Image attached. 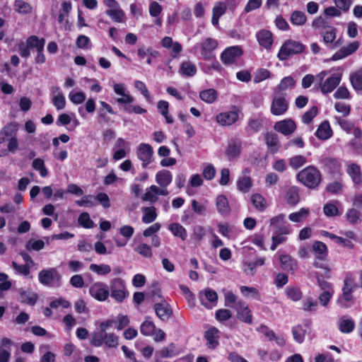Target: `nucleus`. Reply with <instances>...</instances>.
Here are the masks:
<instances>
[{
  "instance_id": "nucleus-1",
  "label": "nucleus",
  "mask_w": 362,
  "mask_h": 362,
  "mask_svg": "<svg viewBox=\"0 0 362 362\" xmlns=\"http://www.w3.org/2000/svg\"><path fill=\"white\" fill-rule=\"evenodd\" d=\"M360 280L362 287V271L360 272ZM359 285L355 282L354 276L349 273L344 280L342 287V293L338 297L337 303L342 308H349L356 303V298L353 295L354 291L358 288Z\"/></svg>"
},
{
  "instance_id": "nucleus-2",
  "label": "nucleus",
  "mask_w": 362,
  "mask_h": 362,
  "mask_svg": "<svg viewBox=\"0 0 362 362\" xmlns=\"http://www.w3.org/2000/svg\"><path fill=\"white\" fill-rule=\"evenodd\" d=\"M299 182L310 189H315L319 186L322 177L320 172L314 166H308L297 174Z\"/></svg>"
},
{
  "instance_id": "nucleus-3",
  "label": "nucleus",
  "mask_w": 362,
  "mask_h": 362,
  "mask_svg": "<svg viewBox=\"0 0 362 362\" xmlns=\"http://www.w3.org/2000/svg\"><path fill=\"white\" fill-rule=\"evenodd\" d=\"M305 49V46L300 42L287 40L281 45L277 54V57L281 61L288 59L291 56L302 53Z\"/></svg>"
},
{
  "instance_id": "nucleus-4",
  "label": "nucleus",
  "mask_w": 362,
  "mask_h": 362,
  "mask_svg": "<svg viewBox=\"0 0 362 362\" xmlns=\"http://www.w3.org/2000/svg\"><path fill=\"white\" fill-rule=\"evenodd\" d=\"M110 289L111 296L118 303H122L128 294L124 281L119 278L114 279L110 281Z\"/></svg>"
},
{
  "instance_id": "nucleus-5",
  "label": "nucleus",
  "mask_w": 362,
  "mask_h": 362,
  "mask_svg": "<svg viewBox=\"0 0 362 362\" xmlns=\"http://www.w3.org/2000/svg\"><path fill=\"white\" fill-rule=\"evenodd\" d=\"M288 107V103L286 100L285 97L276 94L274 96L273 100L271 105V112L274 115H281L284 114Z\"/></svg>"
},
{
  "instance_id": "nucleus-6",
  "label": "nucleus",
  "mask_w": 362,
  "mask_h": 362,
  "mask_svg": "<svg viewBox=\"0 0 362 362\" xmlns=\"http://www.w3.org/2000/svg\"><path fill=\"white\" fill-rule=\"evenodd\" d=\"M38 276L40 282L46 286H52L54 281L59 282L61 279V276L54 268L42 269L39 272Z\"/></svg>"
},
{
  "instance_id": "nucleus-7",
  "label": "nucleus",
  "mask_w": 362,
  "mask_h": 362,
  "mask_svg": "<svg viewBox=\"0 0 362 362\" xmlns=\"http://www.w3.org/2000/svg\"><path fill=\"white\" fill-rule=\"evenodd\" d=\"M90 296L98 301L105 300L110 296L107 286L102 282L93 284L89 288Z\"/></svg>"
},
{
  "instance_id": "nucleus-8",
  "label": "nucleus",
  "mask_w": 362,
  "mask_h": 362,
  "mask_svg": "<svg viewBox=\"0 0 362 362\" xmlns=\"http://www.w3.org/2000/svg\"><path fill=\"white\" fill-rule=\"evenodd\" d=\"M218 42L213 38L208 37L200 43L201 54L205 59H211L214 55L213 52L216 49Z\"/></svg>"
},
{
  "instance_id": "nucleus-9",
  "label": "nucleus",
  "mask_w": 362,
  "mask_h": 362,
  "mask_svg": "<svg viewBox=\"0 0 362 362\" xmlns=\"http://www.w3.org/2000/svg\"><path fill=\"white\" fill-rule=\"evenodd\" d=\"M243 54L238 46H233L226 49L221 54V59L224 64H231Z\"/></svg>"
},
{
  "instance_id": "nucleus-10",
  "label": "nucleus",
  "mask_w": 362,
  "mask_h": 362,
  "mask_svg": "<svg viewBox=\"0 0 362 362\" xmlns=\"http://www.w3.org/2000/svg\"><path fill=\"white\" fill-rule=\"evenodd\" d=\"M138 157L142 161L144 168L151 162L153 154V150L151 145L148 144H141L138 149Z\"/></svg>"
},
{
  "instance_id": "nucleus-11",
  "label": "nucleus",
  "mask_w": 362,
  "mask_h": 362,
  "mask_svg": "<svg viewBox=\"0 0 362 362\" xmlns=\"http://www.w3.org/2000/svg\"><path fill=\"white\" fill-rule=\"evenodd\" d=\"M274 129L285 136L292 134L296 129V124L291 119H286L277 122L274 124Z\"/></svg>"
},
{
  "instance_id": "nucleus-12",
  "label": "nucleus",
  "mask_w": 362,
  "mask_h": 362,
  "mask_svg": "<svg viewBox=\"0 0 362 362\" xmlns=\"http://www.w3.org/2000/svg\"><path fill=\"white\" fill-rule=\"evenodd\" d=\"M326 29L327 30L325 31L320 33L325 43L331 49H336L339 47L341 45L340 40L334 42L336 38V28L327 26V28Z\"/></svg>"
},
{
  "instance_id": "nucleus-13",
  "label": "nucleus",
  "mask_w": 362,
  "mask_h": 362,
  "mask_svg": "<svg viewBox=\"0 0 362 362\" xmlns=\"http://www.w3.org/2000/svg\"><path fill=\"white\" fill-rule=\"evenodd\" d=\"M153 308L156 315L163 321H167L173 315L170 305L165 300L156 303Z\"/></svg>"
},
{
  "instance_id": "nucleus-14",
  "label": "nucleus",
  "mask_w": 362,
  "mask_h": 362,
  "mask_svg": "<svg viewBox=\"0 0 362 362\" xmlns=\"http://www.w3.org/2000/svg\"><path fill=\"white\" fill-rule=\"evenodd\" d=\"M359 47V43L357 41L351 42L348 46L341 47L338 50L332 57V59L337 61L343 59L354 52H355Z\"/></svg>"
},
{
  "instance_id": "nucleus-15",
  "label": "nucleus",
  "mask_w": 362,
  "mask_h": 362,
  "mask_svg": "<svg viewBox=\"0 0 362 362\" xmlns=\"http://www.w3.org/2000/svg\"><path fill=\"white\" fill-rule=\"evenodd\" d=\"M238 119V114L236 111L222 112L216 116V122L222 126L231 125Z\"/></svg>"
},
{
  "instance_id": "nucleus-16",
  "label": "nucleus",
  "mask_w": 362,
  "mask_h": 362,
  "mask_svg": "<svg viewBox=\"0 0 362 362\" xmlns=\"http://www.w3.org/2000/svg\"><path fill=\"white\" fill-rule=\"evenodd\" d=\"M238 305L237 318L247 324H252V313L248 306L243 301L238 302Z\"/></svg>"
},
{
  "instance_id": "nucleus-17",
  "label": "nucleus",
  "mask_w": 362,
  "mask_h": 362,
  "mask_svg": "<svg viewBox=\"0 0 362 362\" xmlns=\"http://www.w3.org/2000/svg\"><path fill=\"white\" fill-rule=\"evenodd\" d=\"M341 81L340 74H333L328 77L321 86V91L323 94H327L333 91Z\"/></svg>"
},
{
  "instance_id": "nucleus-18",
  "label": "nucleus",
  "mask_w": 362,
  "mask_h": 362,
  "mask_svg": "<svg viewBox=\"0 0 362 362\" xmlns=\"http://www.w3.org/2000/svg\"><path fill=\"white\" fill-rule=\"evenodd\" d=\"M19 293V300L21 303L33 305L35 304L37 300V293L32 291L30 288L23 289L20 288L18 290Z\"/></svg>"
},
{
  "instance_id": "nucleus-19",
  "label": "nucleus",
  "mask_w": 362,
  "mask_h": 362,
  "mask_svg": "<svg viewBox=\"0 0 362 362\" xmlns=\"http://www.w3.org/2000/svg\"><path fill=\"white\" fill-rule=\"evenodd\" d=\"M256 37L260 46L264 47L267 49L271 48L273 38L272 33L269 30L262 29L257 33Z\"/></svg>"
},
{
  "instance_id": "nucleus-20",
  "label": "nucleus",
  "mask_w": 362,
  "mask_h": 362,
  "mask_svg": "<svg viewBox=\"0 0 362 362\" xmlns=\"http://www.w3.org/2000/svg\"><path fill=\"white\" fill-rule=\"evenodd\" d=\"M199 298L202 304L206 308H209L211 307L207 304L206 300L211 303H216L218 300V295L215 291L208 288L204 291L200 292Z\"/></svg>"
},
{
  "instance_id": "nucleus-21",
  "label": "nucleus",
  "mask_w": 362,
  "mask_h": 362,
  "mask_svg": "<svg viewBox=\"0 0 362 362\" xmlns=\"http://www.w3.org/2000/svg\"><path fill=\"white\" fill-rule=\"evenodd\" d=\"M173 176L170 171L163 170L156 175V181L161 187H167L172 182Z\"/></svg>"
},
{
  "instance_id": "nucleus-22",
  "label": "nucleus",
  "mask_w": 362,
  "mask_h": 362,
  "mask_svg": "<svg viewBox=\"0 0 362 362\" xmlns=\"http://www.w3.org/2000/svg\"><path fill=\"white\" fill-rule=\"evenodd\" d=\"M265 143L272 153L279 151L280 144L278 135L274 132H268L264 136Z\"/></svg>"
},
{
  "instance_id": "nucleus-23",
  "label": "nucleus",
  "mask_w": 362,
  "mask_h": 362,
  "mask_svg": "<svg viewBox=\"0 0 362 362\" xmlns=\"http://www.w3.org/2000/svg\"><path fill=\"white\" fill-rule=\"evenodd\" d=\"M218 330L215 327H211L205 332L204 337L207 341L206 345L209 349H214L218 346Z\"/></svg>"
},
{
  "instance_id": "nucleus-24",
  "label": "nucleus",
  "mask_w": 362,
  "mask_h": 362,
  "mask_svg": "<svg viewBox=\"0 0 362 362\" xmlns=\"http://www.w3.org/2000/svg\"><path fill=\"white\" fill-rule=\"evenodd\" d=\"M316 136L322 140H326L329 139L332 134V131L330 128L329 124L327 121H324L318 127L316 133Z\"/></svg>"
},
{
  "instance_id": "nucleus-25",
  "label": "nucleus",
  "mask_w": 362,
  "mask_h": 362,
  "mask_svg": "<svg viewBox=\"0 0 362 362\" xmlns=\"http://www.w3.org/2000/svg\"><path fill=\"white\" fill-rule=\"evenodd\" d=\"M216 207L218 211L223 216H227L230 212V208L227 198L224 195H218L216 199Z\"/></svg>"
},
{
  "instance_id": "nucleus-26",
  "label": "nucleus",
  "mask_w": 362,
  "mask_h": 362,
  "mask_svg": "<svg viewBox=\"0 0 362 362\" xmlns=\"http://www.w3.org/2000/svg\"><path fill=\"white\" fill-rule=\"evenodd\" d=\"M45 40L40 39L37 36L32 35L26 40V46L30 49H35L36 51H43Z\"/></svg>"
},
{
  "instance_id": "nucleus-27",
  "label": "nucleus",
  "mask_w": 362,
  "mask_h": 362,
  "mask_svg": "<svg viewBox=\"0 0 362 362\" xmlns=\"http://www.w3.org/2000/svg\"><path fill=\"white\" fill-rule=\"evenodd\" d=\"M313 249L317 259L320 260H325L326 259L327 256V247L325 243L320 241H315L313 245Z\"/></svg>"
},
{
  "instance_id": "nucleus-28",
  "label": "nucleus",
  "mask_w": 362,
  "mask_h": 362,
  "mask_svg": "<svg viewBox=\"0 0 362 362\" xmlns=\"http://www.w3.org/2000/svg\"><path fill=\"white\" fill-rule=\"evenodd\" d=\"M286 202L290 205H296L299 202L298 188L293 186L288 188L286 194Z\"/></svg>"
},
{
  "instance_id": "nucleus-29",
  "label": "nucleus",
  "mask_w": 362,
  "mask_h": 362,
  "mask_svg": "<svg viewBox=\"0 0 362 362\" xmlns=\"http://www.w3.org/2000/svg\"><path fill=\"white\" fill-rule=\"evenodd\" d=\"M362 214L356 209L352 208L348 210L346 214V221L352 225H356L361 221Z\"/></svg>"
},
{
  "instance_id": "nucleus-30",
  "label": "nucleus",
  "mask_w": 362,
  "mask_h": 362,
  "mask_svg": "<svg viewBox=\"0 0 362 362\" xmlns=\"http://www.w3.org/2000/svg\"><path fill=\"white\" fill-rule=\"evenodd\" d=\"M347 172L356 185L361 182V172L360 167L356 164H351L348 167Z\"/></svg>"
},
{
  "instance_id": "nucleus-31",
  "label": "nucleus",
  "mask_w": 362,
  "mask_h": 362,
  "mask_svg": "<svg viewBox=\"0 0 362 362\" xmlns=\"http://www.w3.org/2000/svg\"><path fill=\"white\" fill-rule=\"evenodd\" d=\"M240 144L235 142L229 143L226 149V155L229 160L236 158L240 153Z\"/></svg>"
},
{
  "instance_id": "nucleus-32",
  "label": "nucleus",
  "mask_w": 362,
  "mask_h": 362,
  "mask_svg": "<svg viewBox=\"0 0 362 362\" xmlns=\"http://www.w3.org/2000/svg\"><path fill=\"white\" fill-rule=\"evenodd\" d=\"M168 228L175 236L180 238L182 240H186L187 237V231L180 223H173L169 225Z\"/></svg>"
},
{
  "instance_id": "nucleus-33",
  "label": "nucleus",
  "mask_w": 362,
  "mask_h": 362,
  "mask_svg": "<svg viewBox=\"0 0 362 362\" xmlns=\"http://www.w3.org/2000/svg\"><path fill=\"white\" fill-rule=\"evenodd\" d=\"M284 269L294 272L297 269L296 262L287 255H282L279 257Z\"/></svg>"
},
{
  "instance_id": "nucleus-34",
  "label": "nucleus",
  "mask_w": 362,
  "mask_h": 362,
  "mask_svg": "<svg viewBox=\"0 0 362 362\" xmlns=\"http://www.w3.org/2000/svg\"><path fill=\"white\" fill-rule=\"evenodd\" d=\"M180 72L185 76H193L197 72V68L191 62H184L180 66Z\"/></svg>"
},
{
  "instance_id": "nucleus-35",
  "label": "nucleus",
  "mask_w": 362,
  "mask_h": 362,
  "mask_svg": "<svg viewBox=\"0 0 362 362\" xmlns=\"http://www.w3.org/2000/svg\"><path fill=\"white\" fill-rule=\"evenodd\" d=\"M144 213L142 221L145 223H150L154 221L157 217L156 209L154 206L144 207L142 209Z\"/></svg>"
},
{
  "instance_id": "nucleus-36",
  "label": "nucleus",
  "mask_w": 362,
  "mask_h": 362,
  "mask_svg": "<svg viewBox=\"0 0 362 362\" xmlns=\"http://www.w3.org/2000/svg\"><path fill=\"white\" fill-rule=\"evenodd\" d=\"M105 13L111 18V19L117 23H122L125 19V14L121 8L116 9H107Z\"/></svg>"
},
{
  "instance_id": "nucleus-37",
  "label": "nucleus",
  "mask_w": 362,
  "mask_h": 362,
  "mask_svg": "<svg viewBox=\"0 0 362 362\" xmlns=\"http://www.w3.org/2000/svg\"><path fill=\"white\" fill-rule=\"evenodd\" d=\"M291 22L295 25H303L306 23L307 17L303 11H294L291 15Z\"/></svg>"
},
{
  "instance_id": "nucleus-38",
  "label": "nucleus",
  "mask_w": 362,
  "mask_h": 362,
  "mask_svg": "<svg viewBox=\"0 0 362 362\" xmlns=\"http://www.w3.org/2000/svg\"><path fill=\"white\" fill-rule=\"evenodd\" d=\"M350 81L355 90H362V68L350 76Z\"/></svg>"
},
{
  "instance_id": "nucleus-39",
  "label": "nucleus",
  "mask_w": 362,
  "mask_h": 362,
  "mask_svg": "<svg viewBox=\"0 0 362 362\" xmlns=\"http://www.w3.org/2000/svg\"><path fill=\"white\" fill-rule=\"evenodd\" d=\"M199 96L203 101L207 103H212L217 98V92L213 88H209L201 91Z\"/></svg>"
},
{
  "instance_id": "nucleus-40",
  "label": "nucleus",
  "mask_w": 362,
  "mask_h": 362,
  "mask_svg": "<svg viewBox=\"0 0 362 362\" xmlns=\"http://www.w3.org/2000/svg\"><path fill=\"white\" fill-rule=\"evenodd\" d=\"M18 126L16 122L8 124L0 131V136H11V138L16 136Z\"/></svg>"
},
{
  "instance_id": "nucleus-41",
  "label": "nucleus",
  "mask_w": 362,
  "mask_h": 362,
  "mask_svg": "<svg viewBox=\"0 0 362 362\" xmlns=\"http://www.w3.org/2000/svg\"><path fill=\"white\" fill-rule=\"evenodd\" d=\"M251 202L255 207L260 211H262L266 209V201L259 194H252L251 197Z\"/></svg>"
},
{
  "instance_id": "nucleus-42",
  "label": "nucleus",
  "mask_w": 362,
  "mask_h": 362,
  "mask_svg": "<svg viewBox=\"0 0 362 362\" xmlns=\"http://www.w3.org/2000/svg\"><path fill=\"white\" fill-rule=\"evenodd\" d=\"M156 326L153 322L150 320V317H147L141 324L140 332L142 334L148 336L152 334L154 332Z\"/></svg>"
},
{
  "instance_id": "nucleus-43",
  "label": "nucleus",
  "mask_w": 362,
  "mask_h": 362,
  "mask_svg": "<svg viewBox=\"0 0 362 362\" xmlns=\"http://www.w3.org/2000/svg\"><path fill=\"white\" fill-rule=\"evenodd\" d=\"M355 327L354 320L351 319L341 318L339 322V329L343 333L351 332Z\"/></svg>"
},
{
  "instance_id": "nucleus-44",
  "label": "nucleus",
  "mask_w": 362,
  "mask_h": 362,
  "mask_svg": "<svg viewBox=\"0 0 362 362\" xmlns=\"http://www.w3.org/2000/svg\"><path fill=\"white\" fill-rule=\"evenodd\" d=\"M90 269L95 272L98 275H106L111 272V268L107 264H92L90 265Z\"/></svg>"
},
{
  "instance_id": "nucleus-45",
  "label": "nucleus",
  "mask_w": 362,
  "mask_h": 362,
  "mask_svg": "<svg viewBox=\"0 0 362 362\" xmlns=\"http://www.w3.org/2000/svg\"><path fill=\"white\" fill-rule=\"evenodd\" d=\"M15 9L21 13L26 14L31 13V6L23 0H16L14 4Z\"/></svg>"
},
{
  "instance_id": "nucleus-46",
  "label": "nucleus",
  "mask_w": 362,
  "mask_h": 362,
  "mask_svg": "<svg viewBox=\"0 0 362 362\" xmlns=\"http://www.w3.org/2000/svg\"><path fill=\"white\" fill-rule=\"evenodd\" d=\"M238 189L243 192H247L252 187V181L249 177H243L240 178L237 182Z\"/></svg>"
},
{
  "instance_id": "nucleus-47",
  "label": "nucleus",
  "mask_w": 362,
  "mask_h": 362,
  "mask_svg": "<svg viewBox=\"0 0 362 362\" xmlns=\"http://www.w3.org/2000/svg\"><path fill=\"white\" fill-rule=\"evenodd\" d=\"M33 168L40 172L42 177H46L48 175V170L45 166L44 161L41 158H35L33 161Z\"/></svg>"
},
{
  "instance_id": "nucleus-48",
  "label": "nucleus",
  "mask_w": 362,
  "mask_h": 362,
  "mask_svg": "<svg viewBox=\"0 0 362 362\" xmlns=\"http://www.w3.org/2000/svg\"><path fill=\"white\" fill-rule=\"evenodd\" d=\"M78 221L80 225L86 228H91L94 226V223L90 219V215L87 212L81 214Z\"/></svg>"
},
{
  "instance_id": "nucleus-49",
  "label": "nucleus",
  "mask_w": 362,
  "mask_h": 362,
  "mask_svg": "<svg viewBox=\"0 0 362 362\" xmlns=\"http://www.w3.org/2000/svg\"><path fill=\"white\" fill-rule=\"evenodd\" d=\"M52 103L58 110L64 108L66 100L62 92H59L58 94L52 95Z\"/></svg>"
},
{
  "instance_id": "nucleus-50",
  "label": "nucleus",
  "mask_w": 362,
  "mask_h": 362,
  "mask_svg": "<svg viewBox=\"0 0 362 362\" xmlns=\"http://www.w3.org/2000/svg\"><path fill=\"white\" fill-rule=\"evenodd\" d=\"M76 203L79 206L93 207L96 205L95 197L93 195H85L81 199L76 201Z\"/></svg>"
},
{
  "instance_id": "nucleus-51",
  "label": "nucleus",
  "mask_w": 362,
  "mask_h": 362,
  "mask_svg": "<svg viewBox=\"0 0 362 362\" xmlns=\"http://www.w3.org/2000/svg\"><path fill=\"white\" fill-rule=\"evenodd\" d=\"M305 332L306 330L303 329L300 325L293 327L292 329L293 339L298 343L303 341Z\"/></svg>"
},
{
  "instance_id": "nucleus-52",
  "label": "nucleus",
  "mask_w": 362,
  "mask_h": 362,
  "mask_svg": "<svg viewBox=\"0 0 362 362\" xmlns=\"http://www.w3.org/2000/svg\"><path fill=\"white\" fill-rule=\"evenodd\" d=\"M104 344L109 348H115L118 346V337L114 333L105 332Z\"/></svg>"
},
{
  "instance_id": "nucleus-53",
  "label": "nucleus",
  "mask_w": 362,
  "mask_h": 362,
  "mask_svg": "<svg viewBox=\"0 0 362 362\" xmlns=\"http://www.w3.org/2000/svg\"><path fill=\"white\" fill-rule=\"evenodd\" d=\"M153 187H156V185H151L146 189V192L141 197L143 201H148L151 203H155L158 201L157 193L153 192L152 189Z\"/></svg>"
},
{
  "instance_id": "nucleus-54",
  "label": "nucleus",
  "mask_w": 362,
  "mask_h": 362,
  "mask_svg": "<svg viewBox=\"0 0 362 362\" xmlns=\"http://www.w3.org/2000/svg\"><path fill=\"white\" fill-rule=\"evenodd\" d=\"M105 332H95L93 333L91 338V344L95 346H101L105 341Z\"/></svg>"
},
{
  "instance_id": "nucleus-55",
  "label": "nucleus",
  "mask_w": 362,
  "mask_h": 362,
  "mask_svg": "<svg viewBox=\"0 0 362 362\" xmlns=\"http://www.w3.org/2000/svg\"><path fill=\"white\" fill-rule=\"evenodd\" d=\"M306 162V159L303 156H296L289 159V165L293 169H298L303 166Z\"/></svg>"
},
{
  "instance_id": "nucleus-56",
  "label": "nucleus",
  "mask_w": 362,
  "mask_h": 362,
  "mask_svg": "<svg viewBox=\"0 0 362 362\" xmlns=\"http://www.w3.org/2000/svg\"><path fill=\"white\" fill-rule=\"evenodd\" d=\"M158 354L162 358H170L175 355V346L174 344H170L166 347L163 348L159 351Z\"/></svg>"
},
{
  "instance_id": "nucleus-57",
  "label": "nucleus",
  "mask_w": 362,
  "mask_h": 362,
  "mask_svg": "<svg viewBox=\"0 0 362 362\" xmlns=\"http://www.w3.org/2000/svg\"><path fill=\"white\" fill-rule=\"evenodd\" d=\"M139 255L144 257H151L152 251L151 247L146 243L139 244L135 250Z\"/></svg>"
},
{
  "instance_id": "nucleus-58",
  "label": "nucleus",
  "mask_w": 362,
  "mask_h": 362,
  "mask_svg": "<svg viewBox=\"0 0 362 362\" xmlns=\"http://www.w3.org/2000/svg\"><path fill=\"white\" fill-rule=\"evenodd\" d=\"M295 81L291 76L284 77L280 82L278 86V90L279 91H283L286 90L288 87H293L295 86Z\"/></svg>"
},
{
  "instance_id": "nucleus-59",
  "label": "nucleus",
  "mask_w": 362,
  "mask_h": 362,
  "mask_svg": "<svg viewBox=\"0 0 362 362\" xmlns=\"http://www.w3.org/2000/svg\"><path fill=\"white\" fill-rule=\"evenodd\" d=\"M135 88L139 90L141 93L146 98V99L148 101H151V96L145 85V83L141 81H136L134 82Z\"/></svg>"
},
{
  "instance_id": "nucleus-60",
  "label": "nucleus",
  "mask_w": 362,
  "mask_h": 362,
  "mask_svg": "<svg viewBox=\"0 0 362 362\" xmlns=\"http://www.w3.org/2000/svg\"><path fill=\"white\" fill-rule=\"evenodd\" d=\"M317 114V107H312L308 111L305 112L302 116V121L305 124H309Z\"/></svg>"
},
{
  "instance_id": "nucleus-61",
  "label": "nucleus",
  "mask_w": 362,
  "mask_h": 362,
  "mask_svg": "<svg viewBox=\"0 0 362 362\" xmlns=\"http://www.w3.org/2000/svg\"><path fill=\"white\" fill-rule=\"evenodd\" d=\"M317 308V302L312 298H308L303 302V309L306 312L314 313Z\"/></svg>"
},
{
  "instance_id": "nucleus-62",
  "label": "nucleus",
  "mask_w": 362,
  "mask_h": 362,
  "mask_svg": "<svg viewBox=\"0 0 362 362\" xmlns=\"http://www.w3.org/2000/svg\"><path fill=\"white\" fill-rule=\"evenodd\" d=\"M44 247L45 243L41 240L35 241H32L31 240H30L26 243V248L28 250H33L35 251H40L42 250Z\"/></svg>"
},
{
  "instance_id": "nucleus-63",
  "label": "nucleus",
  "mask_w": 362,
  "mask_h": 362,
  "mask_svg": "<svg viewBox=\"0 0 362 362\" xmlns=\"http://www.w3.org/2000/svg\"><path fill=\"white\" fill-rule=\"evenodd\" d=\"M323 211L325 214L327 216H335L339 215L337 206L332 203L326 204L324 206Z\"/></svg>"
},
{
  "instance_id": "nucleus-64",
  "label": "nucleus",
  "mask_w": 362,
  "mask_h": 362,
  "mask_svg": "<svg viewBox=\"0 0 362 362\" xmlns=\"http://www.w3.org/2000/svg\"><path fill=\"white\" fill-rule=\"evenodd\" d=\"M322 163L327 168L334 171L338 170L340 167L339 163L336 159L331 158H324Z\"/></svg>"
}]
</instances>
